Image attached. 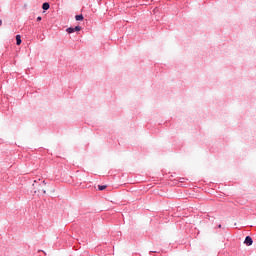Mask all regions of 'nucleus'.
<instances>
[{
    "instance_id": "9",
    "label": "nucleus",
    "mask_w": 256,
    "mask_h": 256,
    "mask_svg": "<svg viewBox=\"0 0 256 256\" xmlns=\"http://www.w3.org/2000/svg\"><path fill=\"white\" fill-rule=\"evenodd\" d=\"M3 25V20H0V26Z\"/></svg>"
},
{
    "instance_id": "4",
    "label": "nucleus",
    "mask_w": 256,
    "mask_h": 256,
    "mask_svg": "<svg viewBox=\"0 0 256 256\" xmlns=\"http://www.w3.org/2000/svg\"><path fill=\"white\" fill-rule=\"evenodd\" d=\"M16 44H17V46H20L22 44V39H21V35L20 34H18L16 36Z\"/></svg>"
},
{
    "instance_id": "1",
    "label": "nucleus",
    "mask_w": 256,
    "mask_h": 256,
    "mask_svg": "<svg viewBox=\"0 0 256 256\" xmlns=\"http://www.w3.org/2000/svg\"><path fill=\"white\" fill-rule=\"evenodd\" d=\"M34 186V193L38 195H45L46 194V182L43 181L40 185H33Z\"/></svg>"
},
{
    "instance_id": "8",
    "label": "nucleus",
    "mask_w": 256,
    "mask_h": 256,
    "mask_svg": "<svg viewBox=\"0 0 256 256\" xmlns=\"http://www.w3.org/2000/svg\"><path fill=\"white\" fill-rule=\"evenodd\" d=\"M42 20L41 16L37 17V22H40Z\"/></svg>"
},
{
    "instance_id": "2",
    "label": "nucleus",
    "mask_w": 256,
    "mask_h": 256,
    "mask_svg": "<svg viewBox=\"0 0 256 256\" xmlns=\"http://www.w3.org/2000/svg\"><path fill=\"white\" fill-rule=\"evenodd\" d=\"M244 244H245L247 247H250V246L253 245V240H252L251 236H246L245 241H244Z\"/></svg>"
},
{
    "instance_id": "6",
    "label": "nucleus",
    "mask_w": 256,
    "mask_h": 256,
    "mask_svg": "<svg viewBox=\"0 0 256 256\" xmlns=\"http://www.w3.org/2000/svg\"><path fill=\"white\" fill-rule=\"evenodd\" d=\"M75 19H76V21H82L83 20V15L82 14L81 15H76Z\"/></svg>"
},
{
    "instance_id": "5",
    "label": "nucleus",
    "mask_w": 256,
    "mask_h": 256,
    "mask_svg": "<svg viewBox=\"0 0 256 256\" xmlns=\"http://www.w3.org/2000/svg\"><path fill=\"white\" fill-rule=\"evenodd\" d=\"M49 7H50V5H49V3H47V2L43 3V5H42V9H43L44 11H48V10H49Z\"/></svg>"
},
{
    "instance_id": "7",
    "label": "nucleus",
    "mask_w": 256,
    "mask_h": 256,
    "mask_svg": "<svg viewBox=\"0 0 256 256\" xmlns=\"http://www.w3.org/2000/svg\"><path fill=\"white\" fill-rule=\"evenodd\" d=\"M107 188V186H98V189L100 190V191H103V190H105Z\"/></svg>"
},
{
    "instance_id": "10",
    "label": "nucleus",
    "mask_w": 256,
    "mask_h": 256,
    "mask_svg": "<svg viewBox=\"0 0 256 256\" xmlns=\"http://www.w3.org/2000/svg\"><path fill=\"white\" fill-rule=\"evenodd\" d=\"M218 228H221V225H218Z\"/></svg>"
},
{
    "instance_id": "3",
    "label": "nucleus",
    "mask_w": 256,
    "mask_h": 256,
    "mask_svg": "<svg viewBox=\"0 0 256 256\" xmlns=\"http://www.w3.org/2000/svg\"><path fill=\"white\" fill-rule=\"evenodd\" d=\"M69 34L75 32V31H81V27L80 26H76L75 28H67L66 30Z\"/></svg>"
}]
</instances>
